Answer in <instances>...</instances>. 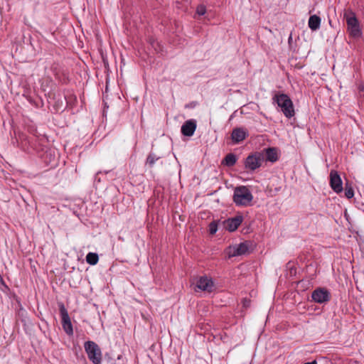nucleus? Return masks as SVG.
Wrapping results in <instances>:
<instances>
[{
    "label": "nucleus",
    "instance_id": "9b49d317",
    "mask_svg": "<svg viewBox=\"0 0 364 364\" xmlns=\"http://www.w3.org/2000/svg\"><path fill=\"white\" fill-rule=\"evenodd\" d=\"M251 245V242L247 240L240 243L233 247V252L232 253V256L235 257L249 253Z\"/></svg>",
    "mask_w": 364,
    "mask_h": 364
},
{
    "label": "nucleus",
    "instance_id": "6e6552de",
    "mask_svg": "<svg viewBox=\"0 0 364 364\" xmlns=\"http://www.w3.org/2000/svg\"><path fill=\"white\" fill-rule=\"evenodd\" d=\"M330 186L336 193H341L343 190V182L340 175L336 170H331L330 172Z\"/></svg>",
    "mask_w": 364,
    "mask_h": 364
},
{
    "label": "nucleus",
    "instance_id": "f8f14e48",
    "mask_svg": "<svg viewBox=\"0 0 364 364\" xmlns=\"http://www.w3.org/2000/svg\"><path fill=\"white\" fill-rule=\"evenodd\" d=\"M248 136V133L241 127L233 129L231 134V139L234 144H238Z\"/></svg>",
    "mask_w": 364,
    "mask_h": 364
},
{
    "label": "nucleus",
    "instance_id": "20e7f679",
    "mask_svg": "<svg viewBox=\"0 0 364 364\" xmlns=\"http://www.w3.org/2000/svg\"><path fill=\"white\" fill-rule=\"evenodd\" d=\"M87 357L93 364H100L102 362V353L100 347L93 341H86L84 345Z\"/></svg>",
    "mask_w": 364,
    "mask_h": 364
},
{
    "label": "nucleus",
    "instance_id": "412c9836",
    "mask_svg": "<svg viewBox=\"0 0 364 364\" xmlns=\"http://www.w3.org/2000/svg\"><path fill=\"white\" fill-rule=\"evenodd\" d=\"M206 12V7L203 4H200L196 8V14L199 16H203Z\"/></svg>",
    "mask_w": 364,
    "mask_h": 364
},
{
    "label": "nucleus",
    "instance_id": "f03ea898",
    "mask_svg": "<svg viewBox=\"0 0 364 364\" xmlns=\"http://www.w3.org/2000/svg\"><path fill=\"white\" fill-rule=\"evenodd\" d=\"M252 198V193L246 186H240L235 189L233 201L237 205L247 206Z\"/></svg>",
    "mask_w": 364,
    "mask_h": 364
},
{
    "label": "nucleus",
    "instance_id": "7ed1b4c3",
    "mask_svg": "<svg viewBox=\"0 0 364 364\" xmlns=\"http://www.w3.org/2000/svg\"><path fill=\"white\" fill-rule=\"evenodd\" d=\"M344 18L346 20L348 31L354 38L359 37L361 31L355 14L350 9L344 12Z\"/></svg>",
    "mask_w": 364,
    "mask_h": 364
},
{
    "label": "nucleus",
    "instance_id": "6ab92c4d",
    "mask_svg": "<svg viewBox=\"0 0 364 364\" xmlns=\"http://www.w3.org/2000/svg\"><path fill=\"white\" fill-rule=\"evenodd\" d=\"M345 196L347 198L350 199L354 196V191L352 186L348 183H346L345 186Z\"/></svg>",
    "mask_w": 364,
    "mask_h": 364
},
{
    "label": "nucleus",
    "instance_id": "a211bd4d",
    "mask_svg": "<svg viewBox=\"0 0 364 364\" xmlns=\"http://www.w3.org/2000/svg\"><path fill=\"white\" fill-rule=\"evenodd\" d=\"M65 99L67 103V106L73 108L77 102V97L75 95L73 94H68L65 95Z\"/></svg>",
    "mask_w": 364,
    "mask_h": 364
},
{
    "label": "nucleus",
    "instance_id": "9d476101",
    "mask_svg": "<svg viewBox=\"0 0 364 364\" xmlns=\"http://www.w3.org/2000/svg\"><path fill=\"white\" fill-rule=\"evenodd\" d=\"M196 122L194 119L186 121L181 127V133L186 136H191L193 135L196 129Z\"/></svg>",
    "mask_w": 364,
    "mask_h": 364
},
{
    "label": "nucleus",
    "instance_id": "393cba45",
    "mask_svg": "<svg viewBox=\"0 0 364 364\" xmlns=\"http://www.w3.org/2000/svg\"><path fill=\"white\" fill-rule=\"evenodd\" d=\"M310 364H317L316 360H314L312 362H309Z\"/></svg>",
    "mask_w": 364,
    "mask_h": 364
},
{
    "label": "nucleus",
    "instance_id": "423d86ee",
    "mask_svg": "<svg viewBox=\"0 0 364 364\" xmlns=\"http://www.w3.org/2000/svg\"><path fill=\"white\" fill-rule=\"evenodd\" d=\"M58 306L61 316L63 329L68 336H72L73 334V324L68 311L63 303L58 304Z\"/></svg>",
    "mask_w": 364,
    "mask_h": 364
},
{
    "label": "nucleus",
    "instance_id": "1a4fd4ad",
    "mask_svg": "<svg viewBox=\"0 0 364 364\" xmlns=\"http://www.w3.org/2000/svg\"><path fill=\"white\" fill-rule=\"evenodd\" d=\"M242 220L243 217L242 215H237L234 218H228L223 221L224 228L229 232H233L241 225Z\"/></svg>",
    "mask_w": 364,
    "mask_h": 364
},
{
    "label": "nucleus",
    "instance_id": "f257e3e1",
    "mask_svg": "<svg viewBox=\"0 0 364 364\" xmlns=\"http://www.w3.org/2000/svg\"><path fill=\"white\" fill-rule=\"evenodd\" d=\"M272 100L277 102L286 117L291 118L294 115L293 102L287 95L283 93L275 94Z\"/></svg>",
    "mask_w": 364,
    "mask_h": 364
},
{
    "label": "nucleus",
    "instance_id": "aec40b11",
    "mask_svg": "<svg viewBox=\"0 0 364 364\" xmlns=\"http://www.w3.org/2000/svg\"><path fill=\"white\" fill-rule=\"evenodd\" d=\"M160 159V157L159 156H156L153 153H150L147 158H146V164H148L150 167H152L154 164V163L159 160Z\"/></svg>",
    "mask_w": 364,
    "mask_h": 364
},
{
    "label": "nucleus",
    "instance_id": "39448f33",
    "mask_svg": "<svg viewBox=\"0 0 364 364\" xmlns=\"http://www.w3.org/2000/svg\"><path fill=\"white\" fill-rule=\"evenodd\" d=\"M264 160V154L262 152H255L250 154L245 160L244 166L248 171L253 172L262 166Z\"/></svg>",
    "mask_w": 364,
    "mask_h": 364
},
{
    "label": "nucleus",
    "instance_id": "ddd939ff",
    "mask_svg": "<svg viewBox=\"0 0 364 364\" xmlns=\"http://www.w3.org/2000/svg\"><path fill=\"white\" fill-rule=\"evenodd\" d=\"M196 287L202 291L211 292L213 290V282L206 277H201L198 280Z\"/></svg>",
    "mask_w": 364,
    "mask_h": 364
},
{
    "label": "nucleus",
    "instance_id": "4468645a",
    "mask_svg": "<svg viewBox=\"0 0 364 364\" xmlns=\"http://www.w3.org/2000/svg\"><path fill=\"white\" fill-rule=\"evenodd\" d=\"M264 151L265 155L264 157L266 161L274 163L278 160V153L277 148L269 147L265 149Z\"/></svg>",
    "mask_w": 364,
    "mask_h": 364
},
{
    "label": "nucleus",
    "instance_id": "bb28decb",
    "mask_svg": "<svg viewBox=\"0 0 364 364\" xmlns=\"http://www.w3.org/2000/svg\"><path fill=\"white\" fill-rule=\"evenodd\" d=\"M304 364H310L309 363H305Z\"/></svg>",
    "mask_w": 364,
    "mask_h": 364
},
{
    "label": "nucleus",
    "instance_id": "f3484780",
    "mask_svg": "<svg viewBox=\"0 0 364 364\" xmlns=\"http://www.w3.org/2000/svg\"><path fill=\"white\" fill-rule=\"evenodd\" d=\"M99 257L97 253L89 252L86 256V262L91 264L95 265L98 262Z\"/></svg>",
    "mask_w": 364,
    "mask_h": 364
},
{
    "label": "nucleus",
    "instance_id": "b1692460",
    "mask_svg": "<svg viewBox=\"0 0 364 364\" xmlns=\"http://www.w3.org/2000/svg\"><path fill=\"white\" fill-rule=\"evenodd\" d=\"M359 92H360V95H361L362 92H364V86L363 85H360L359 86Z\"/></svg>",
    "mask_w": 364,
    "mask_h": 364
},
{
    "label": "nucleus",
    "instance_id": "2eb2a0df",
    "mask_svg": "<svg viewBox=\"0 0 364 364\" xmlns=\"http://www.w3.org/2000/svg\"><path fill=\"white\" fill-rule=\"evenodd\" d=\"M308 24L312 31H316L320 28L321 18L317 15H312L309 18Z\"/></svg>",
    "mask_w": 364,
    "mask_h": 364
},
{
    "label": "nucleus",
    "instance_id": "5701e85b",
    "mask_svg": "<svg viewBox=\"0 0 364 364\" xmlns=\"http://www.w3.org/2000/svg\"><path fill=\"white\" fill-rule=\"evenodd\" d=\"M242 305H243V307L245 308H247L250 306V300L248 299H242Z\"/></svg>",
    "mask_w": 364,
    "mask_h": 364
},
{
    "label": "nucleus",
    "instance_id": "4be33fe9",
    "mask_svg": "<svg viewBox=\"0 0 364 364\" xmlns=\"http://www.w3.org/2000/svg\"><path fill=\"white\" fill-rule=\"evenodd\" d=\"M218 230V225L213 221L209 225V232L210 235H214Z\"/></svg>",
    "mask_w": 364,
    "mask_h": 364
},
{
    "label": "nucleus",
    "instance_id": "dca6fc26",
    "mask_svg": "<svg viewBox=\"0 0 364 364\" xmlns=\"http://www.w3.org/2000/svg\"><path fill=\"white\" fill-rule=\"evenodd\" d=\"M237 158L232 153L228 154L222 161V164L228 167L233 166L237 162Z\"/></svg>",
    "mask_w": 364,
    "mask_h": 364
},
{
    "label": "nucleus",
    "instance_id": "0eeeda50",
    "mask_svg": "<svg viewBox=\"0 0 364 364\" xmlns=\"http://www.w3.org/2000/svg\"><path fill=\"white\" fill-rule=\"evenodd\" d=\"M331 298V292L324 287L316 288L311 293V299L316 303L326 304L330 301Z\"/></svg>",
    "mask_w": 364,
    "mask_h": 364
},
{
    "label": "nucleus",
    "instance_id": "a878e982",
    "mask_svg": "<svg viewBox=\"0 0 364 364\" xmlns=\"http://www.w3.org/2000/svg\"><path fill=\"white\" fill-rule=\"evenodd\" d=\"M289 41H291V36H290L289 38Z\"/></svg>",
    "mask_w": 364,
    "mask_h": 364
}]
</instances>
